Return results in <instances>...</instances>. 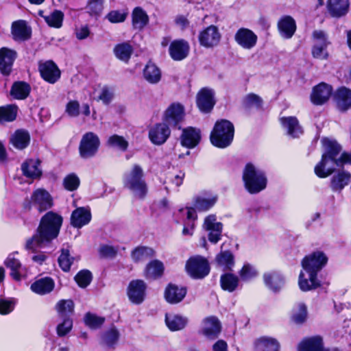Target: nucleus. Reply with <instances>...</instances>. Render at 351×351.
<instances>
[{
  "instance_id": "6e6552de",
  "label": "nucleus",
  "mask_w": 351,
  "mask_h": 351,
  "mask_svg": "<svg viewBox=\"0 0 351 351\" xmlns=\"http://www.w3.org/2000/svg\"><path fill=\"white\" fill-rule=\"evenodd\" d=\"M99 145L100 141L97 134L90 132L86 133L80 143V156L84 159L93 157L97 152Z\"/></svg>"
},
{
  "instance_id": "aec40b11",
  "label": "nucleus",
  "mask_w": 351,
  "mask_h": 351,
  "mask_svg": "<svg viewBox=\"0 0 351 351\" xmlns=\"http://www.w3.org/2000/svg\"><path fill=\"white\" fill-rule=\"evenodd\" d=\"M332 93L331 86L326 83H320L313 88L311 100L315 105H322L329 99Z\"/></svg>"
},
{
  "instance_id": "338daca9",
  "label": "nucleus",
  "mask_w": 351,
  "mask_h": 351,
  "mask_svg": "<svg viewBox=\"0 0 351 351\" xmlns=\"http://www.w3.org/2000/svg\"><path fill=\"white\" fill-rule=\"evenodd\" d=\"M127 15L128 13L125 12L112 10L107 14L106 18L112 23H122L125 20Z\"/></svg>"
},
{
  "instance_id": "a878e982",
  "label": "nucleus",
  "mask_w": 351,
  "mask_h": 351,
  "mask_svg": "<svg viewBox=\"0 0 351 351\" xmlns=\"http://www.w3.org/2000/svg\"><path fill=\"white\" fill-rule=\"evenodd\" d=\"M265 286L272 291H278L285 284L283 276L278 271L265 272L263 276Z\"/></svg>"
},
{
  "instance_id": "9d476101",
  "label": "nucleus",
  "mask_w": 351,
  "mask_h": 351,
  "mask_svg": "<svg viewBox=\"0 0 351 351\" xmlns=\"http://www.w3.org/2000/svg\"><path fill=\"white\" fill-rule=\"evenodd\" d=\"M234 39L240 47L250 50L256 45L258 36L252 30L241 27L236 32Z\"/></svg>"
},
{
  "instance_id": "ea45409f",
  "label": "nucleus",
  "mask_w": 351,
  "mask_h": 351,
  "mask_svg": "<svg viewBox=\"0 0 351 351\" xmlns=\"http://www.w3.org/2000/svg\"><path fill=\"white\" fill-rule=\"evenodd\" d=\"M54 288V282L51 278H43L38 279L31 285V289L33 292L45 295L50 293Z\"/></svg>"
},
{
  "instance_id": "f03ea898",
  "label": "nucleus",
  "mask_w": 351,
  "mask_h": 351,
  "mask_svg": "<svg viewBox=\"0 0 351 351\" xmlns=\"http://www.w3.org/2000/svg\"><path fill=\"white\" fill-rule=\"evenodd\" d=\"M325 149L321 161L315 167V173L319 178H326L335 171L336 166H341L345 163H351V153H342L341 146L335 141L328 138L322 141Z\"/></svg>"
},
{
  "instance_id": "4468645a",
  "label": "nucleus",
  "mask_w": 351,
  "mask_h": 351,
  "mask_svg": "<svg viewBox=\"0 0 351 351\" xmlns=\"http://www.w3.org/2000/svg\"><path fill=\"white\" fill-rule=\"evenodd\" d=\"M221 331L219 319L215 316L204 318L201 324L199 333L210 339H215Z\"/></svg>"
},
{
  "instance_id": "c756f323",
  "label": "nucleus",
  "mask_w": 351,
  "mask_h": 351,
  "mask_svg": "<svg viewBox=\"0 0 351 351\" xmlns=\"http://www.w3.org/2000/svg\"><path fill=\"white\" fill-rule=\"evenodd\" d=\"M298 351H330L324 347L323 339L315 336L303 340L298 346Z\"/></svg>"
},
{
  "instance_id": "79ce46f5",
  "label": "nucleus",
  "mask_w": 351,
  "mask_h": 351,
  "mask_svg": "<svg viewBox=\"0 0 351 351\" xmlns=\"http://www.w3.org/2000/svg\"><path fill=\"white\" fill-rule=\"evenodd\" d=\"M351 180V174L342 171L335 175L331 179L330 186L334 191H341L347 186Z\"/></svg>"
},
{
  "instance_id": "b1692460",
  "label": "nucleus",
  "mask_w": 351,
  "mask_h": 351,
  "mask_svg": "<svg viewBox=\"0 0 351 351\" xmlns=\"http://www.w3.org/2000/svg\"><path fill=\"white\" fill-rule=\"evenodd\" d=\"M90 220L91 213L88 208H77L73 211L71 216V224L77 228H80L88 224Z\"/></svg>"
},
{
  "instance_id": "ddd939ff",
  "label": "nucleus",
  "mask_w": 351,
  "mask_h": 351,
  "mask_svg": "<svg viewBox=\"0 0 351 351\" xmlns=\"http://www.w3.org/2000/svg\"><path fill=\"white\" fill-rule=\"evenodd\" d=\"M38 69L42 78L50 84H55L60 78V70L51 60L40 62Z\"/></svg>"
},
{
  "instance_id": "72a5a7b5",
  "label": "nucleus",
  "mask_w": 351,
  "mask_h": 351,
  "mask_svg": "<svg viewBox=\"0 0 351 351\" xmlns=\"http://www.w3.org/2000/svg\"><path fill=\"white\" fill-rule=\"evenodd\" d=\"M165 323L171 331L181 330L188 323L187 317L174 313L166 314Z\"/></svg>"
},
{
  "instance_id": "9b49d317",
  "label": "nucleus",
  "mask_w": 351,
  "mask_h": 351,
  "mask_svg": "<svg viewBox=\"0 0 351 351\" xmlns=\"http://www.w3.org/2000/svg\"><path fill=\"white\" fill-rule=\"evenodd\" d=\"M147 285L142 280H132L127 288V295L130 301L135 304H141L146 295Z\"/></svg>"
},
{
  "instance_id": "dca6fc26",
  "label": "nucleus",
  "mask_w": 351,
  "mask_h": 351,
  "mask_svg": "<svg viewBox=\"0 0 351 351\" xmlns=\"http://www.w3.org/2000/svg\"><path fill=\"white\" fill-rule=\"evenodd\" d=\"M171 134L170 129L166 123L154 125L149 131V138L152 143L162 145L165 143Z\"/></svg>"
},
{
  "instance_id": "a19ab883",
  "label": "nucleus",
  "mask_w": 351,
  "mask_h": 351,
  "mask_svg": "<svg viewBox=\"0 0 351 351\" xmlns=\"http://www.w3.org/2000/svg\"><path fill=\"white\" fill-rule=\"evenodd\" d=\"M144 79L149 84L158 83L162 77L160 69L154 63L148 62L143 72Z\"/></svg>"
},
{
  "instance_id": "c85d7f7f",
  "label": "nucleus",
  "mask_w": 351,
  "mask_h": 351,
  "mask_svg": "<svg viewBox=\"0 0 351 351\" xmlns=\"http://www.w3.org/2000/svg\"><path fill=\"white\" fill-rule=\"evenodd\" d=\"M16 55L14 51L8 48L0 49V71L3 74L8 75L10 73Z\"/></svg>"
},
{
  "instance_id": "c03bdc74",
  "label": "nucleus",
  "mask_w": 351,
  "mask_h": 351,
  "mask_svg": "<svg viewBox=\"0 0 351 351\" xmlns=\"http://www.w3.org/2000/svg\"><path fill=\"white\" fill-rule=\"evenodd\" d=\"M113 51L117 58L128 62L133 53V47L128 43H122L115 45Z\"/></svg>"
},
{
  "instance_id": "6e6d98bb",
  "label": "nucleus",
  "mask_w": 351,
  "mask_h": 351,
  "mask_svg": "<svg viewBox=\"0 0 351 351\" xmlns=\"http://www.w3.org/2000/svg\"><path fill=\"white\" fill-rule=\"evenodd\" d=\"M75 260V257L71 256L69 250L62 249L58 258V263L63 271H68Z\"/></svg>"
},
{
  "instance_id": "4be33fe9",
  "label": "nucleus",
  "mask_w": 351,
  "mask_h": 351,
  "mask_svg": "<svg viewBox=\"0 0 351 351\" xmlns=\"http://www.w3.org/2000/svg\"><path fill=\"white\" fill-rule=\"evenodd\" d=\"M298 285L302 291H308L318 288L321 283L317 274L302 269L299 275Z\"/></svg>"
},
{
  "instance_id": "0e129e2a",
  "label": "nucleus",
  "mask_w": 351,
  "mask_h": 351,
  "mask_svg": "<svg viewBox=\"0 0 351 351\" xmlns=\"http://www.w3.org/2000/svg\"><path fill=\"white\" fill-rule=\"evenodd\" d=\"M119 251L118 247L109 245H102L99 247V253L104 258H114Z\"/></svg>"
},
{
  "instance_id": "8fccbe9b",
  "label": "nucleus",
  "mask_w": 351,
  "mask_h": 351,
  "mask_svg": "<svg viewBox=\"0 0 351 351\" xmlns=\"http://www.w3.org/2000/svg\"><path fill=\"white\" fill-rule=\"evenodd\" d=\"M5 265L12 270L11 275L14 279L19 280L21 279L20 269L21 264L15 257V254H10L5 261Z\"/></svg>"
},
{
  "instance_id": "6ab92c4d",
  "label": "nucleus",
  "mask_w": 351,
  "mask_h": 351,
  "mask_svg": "<svg viewBox=\"0 0 351 351\" xmlns=\"http://www.w3.org/2000/svg\"><path fill=\"white\" fill-rule=\"evenodd\" d=\"M190 46L187 41L183 39L175 40L169 45V55L176 61L186 58L189 53Z\"/></svg>"
},
{
  "instance_id": "412c9836",
  "label": "nucleus",
  "mask_w": 351,
  "mask_h": 351,
  "mask_svg": "<svg viewBox=\"0 0 351 351\" xmlns=\"http://www.w3.org/2000/svg\"><path fill=\"white\" fill-rule=\"evenodd\" d=\"M326 7L330 16L339 19L348 14L350 8V1L328 0Z\"/></svg>"
},
{
  "instance_id": "f257e3e1",
  "label": "nucleus",
  "mask_w": 351,
  "mask_h": 351,
  "mask_svg": "<svg viewBox=\"0 0 351 351\" xmlns=\"http://www.w3.org/2000/svg\"><path fill=\"white\" fill-rule=\"evenodd\" d=\"M62 217L53 211H49L40 219L36 233L26 241L25 248L35 252L39 247L56 239L62 225Z\"/></svg>"
},
{
  "instance_id": "f3484780",
  "label": "nucleus",
  "mask_w": 351,
  "mask_h": 351,
  "mask_svg": "<svg viewBox=\"0 0 351 351\" xmlns=\"http://www.w3.org/2000/svg\"><path fill=\"white\" fill-rule=\"evenodd\" d=\"M215 93L213 90L208 88H202L197 95V105L203 112H210L214 107Z\"/></svg>"
},
{
  "instance_id": "20e7f679",
  "label": "nucleus",
  "mask_w": 351,
  "mask_h": 351,
  "mask_svg": "<svg viewBox=\"0 0 351 351\" xmlns=\"http://www.w3.org/2000/svg\"><path fill=\"white\" fill-rule=\"evenodd\" d=\"M243 181L245 189L250 194L264 190L267 184L265 173L252 163H247L243 171Z\"/></svg>"
},
{
  "instance_id": "2eb2a0df",
  "label": "nucleus",
  "mask_w": 351,
  "mask_h": 351,
  "mask_svg": "<svg viewBox=\"0 0 351 351\" xmlns=\"http://www.w3.org/2000/svg\"><path fill=\"white\" fill-rule=\"evenodd\" d=\"M184 117V110L182 105L173 103L165 110L163 121L171 126H176Z\"/></svg>"
},
{
  "instance_id": "bf43d9fd",
  "label": "nucleus",
  "mask_w": 351,
  "mask_h": 351,
  "mask_svg": "<svg viewBox=\"0 0 351 351\" xmlns=\"http://www.w3.org/2000/svg\"><path fill=\"white\" fill-rule=\"evenodd\" d=\"M104 0H88L86 9L90 15H99L104 9Z\"/></svg>"
},
{
  "instance_id": "1a4fd4ad",
  "label": "nucleus",
  "mask_w": 351,
  "mask_h": 351,
  "mask_svg": "<svg viewBox=\"0 0 351 351\" xmlns=\"http://www.w3.org/2000/svg\"><path fill=\"white\" fill-rule=\"evenodd\" d=\"M31 202L39 213L50 209L53 205V199L50 193L44 189H37L31 195Z\"/></svg>"
},
{
  "instance_id": "39448f33",
  "label": "nucleus",
  "mask_w": 351,
  "mask_h": 351,
  "mask_svg": "<svg viewBox=\"0 0 351 351\" xmlns=\"http://www.w3.org/2000/svg\"><path fill=\"white\" fill-rule=\"evenodd\" d=\"M234 133L233 124L228 120L221 119L215 123L210 133V142L217 147L225 148L231 144Z\"/></svg>"
},
{
  "instance_id": "423d86ee",
  "label": "nucleus",
  "mask_w": 351,
  "mask_h": 351,
  "mask_svg": "<svg viewBox=\"0 0 351 351\" xmlns=\"http://www.w3.org/2000/svg\"><path fill=\"white\" fill-rule=\"evenodd\" d=\"M185 269L191 278L202 279L209 274L210 267L205 258L201 256H195L191 257L186 261Z\"/></svg>"
},
{
  "instance_id": "cd10ccee",
  "label": "nucleus",
  "mask_w": 351,
  "mask_h": 351,
  "mask_svg": "<svg viewBox=\"0 0 351 351\" xmlns=\"http://www.w3.org/2000/svg\"><path fill=\"white\" fill-rule=\"evenodd\" d=\"M279 341L271 337L263 336L254 341V351H280Z\"/></svg>"
},
{
  "instance_id": "5701e85b",
  "label": "nucleus",
  "mask_w": 351,
  "mask_h": 351,
  "mask_svg": "<svg viewBox=\"0 0 351 351\" xmlns=\"http://www.w3.org/2000/svg\"><path fill=\"white\" fill-rule=\"evenodd\" d=\"M186 289L173 284H169L164 293L165 300L171 304L180 302L186 296Z\"/></svg>"
},
{
  "instance_id": "09e8293b",
  "label": "nucleus",
  "mask_w": 351,
  "mask_h": 351,
  "mask_svg": "<svg viewBox=\"0 0 351 351\" xmlns=\"http://www.w3.org/2000/svg\"><path fill=\"white\" fill-rule=\"evenodd\" d=\"M307 308L304 303L299 302L293 308L291 318L295 323H304L307 319Z\"/></svg>"
},
{
  "instance_id": "393cba45",
  "label": "nucleus",
  "mask_w": 351,
  "mask_h": 351,
  "mask_svg": "<svg viewBox=\"0 0 351 351\" xmlns=\"http://www.w3.org/2000/svg\"><path fill=\"white\" fill-rule=\"evenodd\" d=\"M40 165V162L38 159H28L25 160L21 167L23 175L32 180L40 178L42 175Z\"/></svg>"
},
{
  "instance_id": "4d7b16f0",
  "label": "nucleus",
  "mask_w": 351,
  "mask_h": 351,
  "mask_svg": "<svg viewBox=\"0 0 351 351\" xmlns=\"http://www.w3.org/2000/svg\"><path fill=\"white\" fill-rule=\"evenodd\" d=\"M108 145L110 147L125 151L128 147V141L121 136L114 134L109 137Z\"/></svg>"
},
{
  "instance_id": "7c9ffc66",
  "label": "nucleus",
  "mask_w": 351,
  "mask_h": 351,
  "mask_svg": "<svg viewBox=\"0 0 351 351\" xmlns=\"http://www.w3.org/2000/svg\"><path fill=\"white\" fill-rule=\"evenodd\" d=\"M280 36L284 38H291L296 30L295 20L290 16H282L278 23Z\"/></svg>"
},
{
  "instance_id": "4c0bfd02",
  "label": "nucleus",
  "mask_w": 351,
  "mask_h": 351,
  "mask_svg": "<svg viewBox=\"0 0 351 351\" xmlns=\"http://www.w3.org/2000/svg\"><path fill=\"white\" fill-rule=\"evenodd\" d=\"M240 283V278L232 273H225L220 277V285L223 291L232 293L236 291Z\"/></svg>"
},
{
  "instance_id": "49530a36",
  "label": "nucleus",
  "mask_w": 351,
  "mask_h": 351,
  "mask_svg": "<svg viewBox=\"0 0 351 351\" xmlns=\"http://www.w3.org/2000/svg\"><path fill=\"white\" fill-rule=\"evenodd\" d=\"M154 255V250L145 246L137 247L131 252V257L135 263L145 261L147 258L152 257Z\"/></svg>"
},
{
  "instance_id": "0eeeda50",
  "label": "nucleus",
  "mask_w": 351,
  "mask_h": 351,
  "mask_svg": "<svg viewBox=\"0 0 351 351\" xmlns=\"http://www.w3.org/2000/svg\"><path fill=\"white\" fill-rule=\"evenodd\" d=\"M328 258L322 251H315L306 256L302 261V269L317 275L326 265Z\"/></svg>"
},
{
  "instance_id": "e2e57ef3",
  "label": "nucleus",
  "mask_w": 351,
  "mask_h": 351,
  "mask_svg": "<svg viewBox=\"0 0 351 351\" xmlns=\"http://www.w3.org/2000/svg\"><path fill=\"white\" fill-rule=\"evenodd\" d=\"M75 280L80 287L85 288L92 280L91 273L88 270H82L75 276Z\"/></svg>"
},
{
  "instance_id": "13d9d810",
  "label": "nucleus",
  "mask_w": 351,
  "mask_h": 351,
  "mask_svg": "<svg viewBox=\"0 0 351 351\" xmlns=\"http://www.w3.org/2000/svg\"><path fill=\"white\" fill-rule=\"evenodd\" d=\"M104 320L105 319L104 317L97 316L90 313H86L84 317L86 325L92 329H96L100 327L104 324Z\"/></svg>"
},
{
  "instance_id": "774afa93",
  "label": "nucleus",
  "mask_w": 351,
  "mask_h": 351,
  "mask_svg": "<svg viewBox=\"0 0 351 351\" xmlns=\"http://www.w3.org/2000/svg\"><path fill=\"white\" fill-rule=\"evenodd\" d=\"M73 322L69 317H65L62 323L57 326V333L58 336L63 337L66 335L72 328Z\"/></svg>"
},
{
  "instance_id": "a18cd8bd",
  "label": "nucleus",
  "mask_w": 351,
  "mask_h": 351,
  "mask_svg": "<svg viewBox=\"0 0 351 351\" xmlns=\"http://www.w3.org/2000/svg\"><path fill=\"white\" fill-rule=\"evenodd\" d=\"M164 271V266L161 261L154 260L147 264L145 276L147 279H156L162 276Z\"/></svg>"
},
{
  "instance_id": "473e14b6",
  "label": "nucleus",
  "mask_w": 351,
  "mask_h": 351,
  "mask_svg": "<svg viewBox=\"0 0 351 351\" xmlns=\"http://www.w3.org/2000/svg\"><path fill=\"white\" fill-rule=\"evenodd\" d=\"M217 266L223 271H232L235 262L233 254L229 251H221L215 257Z\"/></svg>"
},
{
  "instance_id": "de8ad7c7",
  "label": "nucleus",
  "mask_w": 351,
  "mask_h": 351,
  "mask_svg": "<svg viewBox=\"0 0 351 351\" xmlns=\"http://www.w3.org/2000/svg\"><path fill=\"white\" fill-rule=\"evenodd\" d=\"M29 86L23 82H15L11 89V95L16 99H24L29 94Z\"/></svg>"
},
{
  "instance_id": "3c124183",
  "label": "nucleus",
  "mask_w": 351,
  "mask_h": 351,
  "mask_svg": "<svg viewBox=\"0 0 351 351\" xmlns=\"http://www.w3.org/2000/svg\"><path fill=\"white\" fill-rule=\"evenodd\" d=\"M17 107L14 105H7L0 107V123L14 121L16 117Z\"/></svg>"
},
{
  "instance_id": "e433bc0d",
  "label": "nucleus",
  "mask_w": 351,
  "mask_h": 351,
  "mask_svg": "<svg viewBox=\"0 0 351 351\" xmlns=\"http://www.w3.org/2000/svg\"><path fill=\"white\" fill-rule=\"evenodd\" d=\"M10 142L16 149L20 150L23 149L29 144V134L26 130H17L12 134Z\"/></svg>"
},
{
  "instance_id": "f8f14e48",
  "label": "nucleus",
  "mask_w": 351,
  "mask_h": 351,
  "mask_svg": "<svg viewBox=\"0 0 351 351\" xmlns=\"http://www.w3.org/2000/svg\"><path fill=\"white\" fill-rule=\"evenodd\" d=\"M221 37V36L218 28L212 25L199 33V41L204 47L213 48L219 45Z\"/></svg>"
},
{
  "instance_id": "864d4df0",
  "label": "nucleus",
  "mask_w": 351,
  "mask_h": 351,
  "mask_svg": "<svg viewBox=\"0 0 351 351\" xmlns=\"http://www.w3.org/2000/svg\"><path fill=\"white\" fill-rule=\"evenodd\" d=\"M258 275L256 268L248 263H245L241 269L239 271V277L243 281H249Z\"/></svg>"
},
{
  "instance_id": "2f4dec72",
  "label": "nucleus",
  "mask_w": 351,
  "mask_h": 351,
  "mask_svg": "<svg viewBox=\"0 0 351 351\" xmlns=\"http://www.w3.org/2000/svg\"><path fill=\"white\" fill-rule=\"evenodd\" d=\"M200 138L199 130L188 128L183 130L181 136V144L187 148H193L199 143Z\"/></svg>"
},
{
  "instance_id": "bb28decb",
  "label": "nucleus",
  "mask_w": 351,
  "mask_h": 351,
  "mask_svg": "<svg viewBox=\"0 0 351 351\" xmlns=\"http://www.w3.org/2000/svg\"><path fill=\"white\" fill-rule=\"evenodd\" d=\"M32 34L30 27L23 20L14 21L12 24V34L14 40L24 41L28 40Z\"/></svg>"
},
{
  "instance_id": "052dcab7",
  "label": "nucleus",
  "mask_w": 351,
  "mask_h": 351,
  "mask_svg": "<svg viewBox=\"0 0 351 351\" xmlns=\"http://www.w3.org/2000/svg\"><path fill=\"white\" fill-rule=\"evenodd\" d=\"M80 183V178L75 173H70L67 175L63 180V185L64 188L70 191L76 190L78 188Z\"/></svg>"
},
{
  "instance_id": "7ed1b4c3",
  "label": "nucleus",
  "mask_w": 351,
  "mask_h": 351,
  "mask_svg": "<svg viewBox=\"0 0 351 351\" xmlns=\"http://www.w3.org/2000/svg\"><path fill=\"white\" fill-rule=\"evenodd\" d=\"M124 186L128 189L137 199H143L148 192L147 183L144 179L143 168L138 165H134L124 174Z\"/></svg>"
},
{
  "instance_id": "680f3d73",
  "label": "nucleus",
  "mask_w": 351,
  "mask_h": 351,
  "mask_svg": "<svg viewBox=\"0 0 351 351\" xmlns=\"http://www.w3.org/2000/svg\"><path fill=\"white\" fill-rule=\"evenodd\" d=\"M65 113L70 117H77L80 114V104L77 100H70L65 106Z\"/></svg>"
},
{
  "instance_id": "5fc2aeb1",
  "label": "nucleus",
  "mask_w": 351,
  "mask_h": 351,
  "mask_svg": "<svg viewBox=\"0 0 351 351\" xmlns=\"http://www.w3.org/2000/svg\"><path fill=\"white\" fill-rule=\"evenodd\" d=\"M56 310L60 316L66 317L73 313L74 303L71 300H62L57 303Z\"/></svg>"
},
{
  "instance_id": "c9c22d12",
  "label": "nucleus",
  "mask_w": 351,
  "mask_h": 351,
  "mask_svg": "<svg viewBox=\"0 0 351 351\" xmlns=\"http://www.w3.org/2000/svg\"><path fill=\"white\" fill-rule=\"evenodd\" d=\"M217 200L218 196L215 194L198 196L195 199L194 207L199 212H206L213 208Z\"/></svg>"
},
{
  "instance_id": "37998d69",
  "label": "nucleus",
  "mask_w": 351,
  "mask_h": 351,
  "mask_svg": "<svg viewBox=\"0 0 351 351\" xmlns=\"http://www.w3.org/2000/svg\"><path fill=\"white\" fill-rule=\"evenodd\" d=\"M43 11L39 12V15L42 16L47 24L54 28H60L62 25V21L64 19V14L60 10H54L48 15H44Z\"/></svg>"
},
{
  "instance_id": "603ef678",
  "label": "nucleus",
  "mask_w": 351,
  "mask_h": 351,
  "mask_svg": "<svg viewBox=\"0 0 351 351\" xmlns=\"http://www.w3.org/2000/svg\"><path fill=\"white\" fill-rule=\"evenodd\" d=\"M148 22V16L141 8H136L132 12V23L136 29H142Z\"/></svg>"
},
{
  "instance_id": "69168bd1",
  "label": "nucleus",
  "mask_w": 351,
  "mask_h": 351,
  "mask_svg": "<svg viewBox=\"0 0 351 351\" xmlns=\"http://www.w3.org/2000/svg\"><path fill=\"white\" fill-rule=\"evenodd\" d=\"M119 337L118 330L114 328H112L104 335L103 340L107 346H111L118 341Z\"/></svg>"
},
{
  "instance_id": "58836bf2",
  "label": "nucleus",
  "mask_w": 351,
  "mask_h": 351,
  "mask_svg": "<svg viewBox=\"0 0 351 351\" xmlns=\"http://www.w3.org/2000/svg\"><path fill=\"white\" fill-rule=\"evenodd\" d=\"M280 122L289 136L295 138L302 134V129L295 117H282Z\"/></svg>"
},
{
  "instance_id": "f704fd0d",
  "label": "nucleus",
  "mask_w": 351,
  "mask_h": 351,
  "mask_svg": "<svg viewBox=\"0 0 351 351\" xmlns=\"http://www.w3.org/2000/svg\"><path fill=\"white\" fill-rule=\"evenodd\" d=\"M335 99L340 110H347L351 108V90L341 87L335 93Z\"/></svg>"
},
{
  "instance_id": "a211bd4d",
  "label": "nucleus",
  "mask_w": 351,
  "mask_h": 351,
  "mask_svg": "<svg viewBox=\"0 0 351 351\" xmlns=\"http://www.w3.org/2000/svg\"><path fill=\"white\" fill-rule=\"evenodd\" d=\"M216 220L215 215H210L205 218L203 224L204 228L210 232L208 239L213 243H216L219 241L223 226L221 223L217 222Z\"/></svg>"
}]
</instances>
